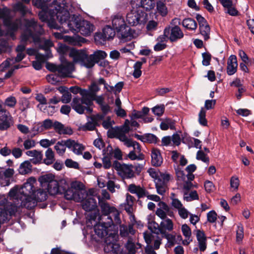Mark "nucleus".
Here are the masks:
<instances>
[{"instance_id":"obj_12","label":"nucleus","mask_w":254,"mask_h":254,"mask_svg":"<svg viewBox=\"0 0 254 254\" xmlns=\"http://www.w3.org/2000/svg\"><path fill=\"white\" fill-rule=\"evenodd\" d=\"M13 124L12 116L0 102V130H5Z\"/></svg>"},{"instance_id":"obj_32","label":"nucleus","mask_w":254,"mask_h":254,"mask_svg":"<svg viewBox=\"0 0 254 254\" xmlns=\"http://www.w3.org/2000/svg\"><path fill=\"white\" fill-rule=\"evenodd\" d=\"M182 25L185 28L190 30H194L197 27L196 21L190 18L184 19L182 21Z\"/></svg>"},{"instance_id":"obj_57","label":"nucleus","mask_w":254,"mask_h":254,"mask_svg":"<svg viewBox=\"0 0 254 254\" xmlns=\"http://www.w3.org/2000/svg\"><path fill=\"white\" fill-rule=\"evenodd\" d=\"M65 165L68 168L78 169L79 164L77 162L74 161L70 159H67L65 161Z\"/></svg>"},{"instance_id":"obj_26","label":"nucleus","mask_w":254,"mask_h":254,"mask_svg":"<svg viewBox=\"0 0 254 254\" xmlns=\"http://www.w3.org/2000/svg\"><path fill=\"white\" fill-rule=\"evenodd\" d=\"M196 237L199 250L201 252H204L207 247L206 237L205 233L204 232L198 230L196 231Z\"/></svg>"},{"instance_id":"obj_59","label":"nucleus","mask_w":254,"mask_h":254,"mask_svg":"<svg viewBox=\"0 0 254 254\" xmlns=\"http://www.w3.org/2000/svg\"><path fill=\"white\" fill-rule=\"evenodd\" d=\"M35 145V141L33 139H27L23 142L24 147L26 150L34 147Z\"/></svg>"},{"instance_id":"obj_56","label":"nucleus","mask_w":254,"mask_h":254,"mask_svg":"<svg viewBox=\"0 0 254 254\" xmlns=\"http://www.w3.org/2000/svg\"><path fill=\"white\" fill-rule=\"evenodd\" d=\"M152 112L158 116H161L164 112V107L162 106H156L152 109Z\"/></svg>"},{"instance_id":"obj_25","label":"nucleus","mask_w":254,"mask_h":254,"mask_svg":"<svg viewBox=\"0 0 254 254\" xmlns=\"http://www.w3.org/2000/svg\"><path fill=\"white\" fill-rule=\"evenodd\" d=\"M69 143L68 144V148L76 155H81L85 149V147L74 140L70 139Z\"/></svg>"},{"instance_id":"obj_34","label":"nucleus","mask_w":254,"mask_h":254,"mask_svg":"<svg viewBox=\"0 0 254 254\" xmlns=\"http://www.w3.org/2000/svg\"><path fill=\"white\" fill-rule=\"evenodd\" d=\"M148 228L152 233H154L157 235L159 233L161 234V232L163 231V230L161 229L160 225H159V224L154 221L148 222Z\"/></svg>"},{"instance_id":"obj_60","label":"nucleus","mask_w":254,"mask_h":254,"mask_svg":"<svg viewBox=\"0 0 254 254\" xmlns=\"http://www.w3.org/2000/svg\"><path fill=\"white\" fill-rule=\"evenodd\" d=\"M202 56L203 58L202 64L205 66L209 65L211 60V55L208 53L205 52L203 53Z\"/></svg>"},{"instance_id":"obj_20","label":"nucleus","mask_w":254,"mask_h":254,"mask_svg":"<svg viewBox=\"0 0 254 254\" xmlns=\"http://www.w3.org/2000/svg\"><path fill=\"white\" fill-rule=\"evenodd\" d=\"M82 202V207L86 211H91L97 208V202L95 198L93 196L89 195L87 193V195L84 197Z\"/></svg>"},{"instance_id":"obj_8","label":"nucleus","mask_w":254,"mask_h":254,"mask_svg":"<svg viewBox=\"0 0 254 254\" xmlns=\"http://www.w3.org/2000/svg\"><path fill=\"white\" fill-rule=\"evenodd\" d=\"M113 27L116 30L117 36L122 39H131L133 37L134 31L127 26L124 17L119 14L115 15L112 18Z\"/></svg>"},{"instance_id":"obj_3","label":"nucleus","mask_w":254,"mask_h":254,"mask_svg":"<svg viewBox=\"0 0 254 254\" xmlns=\"http://www.w3.org/2000/svg\"><path fill=\"white\" fill-rule=\"evenodd\" d=\"M57 52L61 55L60 59L64 60V56L68 54L69 56L73 59L74 62L79 63L81 66L87 68L93 67L95 64L105 59L107 54L103 51H97L93 54L88 55L86 50L69 49L65 45L61 44L57 48Z\"/></svg>"},{"instance_id":"obj_38","label":"nucleus","mask_w":254,"mask_h":254,"mask_svg":"<svg viewBox=\"0 0 254 254\" xmlns=\"http://www.w3.org/2000/svg\"><path fill=\"white\" fill-rule=\"evenodd\" d=\"M156 6L158 13L161 16H165L167 14L168 9L165 3L163 1L161 0L158 1L156 3Z\"/></svg>"},{"instance_id":"obj_53","label":"nucleus","mask_w":254,"mask_h":254,"mask_svg":"<svg viewBox=\"0 0 254 254\" xmlns=\"http://www.w3.org/2000/svg\"><path fill=\"white\" fill-rule=\"evenodd\" d=\"M198 195L196 190L191 191L188 194V195L184 196V199L187 201H190L193 200H198Z\"/></svg>"},{"instance_id":"obj_4","label":"nucleus","mask_w":254,"mask_h":254,"mask_svg":"<svg viewBox=\"0 0 254 254\" xmlns=\"http://www.w3.org/2000/svg\"><path fill=\"white\" fill-rule=\"evenodd\" d=\"M35 182L34 178H31L20 188L15 186L10 190L9 196L17 206L31 209L36 206L35 200L31 196L34 193Z\"/></svg>"},{"instance_id":"obj_9","label":"nucleus","mask_w":254,"mask_h":254,"mask_svg":"<svg viewBox=\"0 0 254 254\" xmlns=\"http://www.w3.org/2000/svg\"><path fill=\"white\" fill-rule=\"evenodd\" d=\"M39 181L42 187L46 188L48 192L52 195L60 194L63 191V186L60 185L59 182L55 180V176L48 174L41 176Z\"/></svg>"},{"instance_id":"obj_11","label":"nucleus","mask_w":254,"mask_h":254,"mask_svg":"<svg viewBox=\"0 0 254 254\" xmlns=\"http://www.w3.org/2000/svg\"><path fill=\"white\" fill-rule=\"evenodd\" d=\"M116 231L111 232L105 239L104 250L105 253L117 254L120 251V245L118 243V235Z\"/></svg>"},{"instance_id":"obj_47","label":"nucleus","mask_w":254,"mask_h":254,"mask_svg":"<svg viewBox=\"0 0 254 254\" xmlns=\"http://www.w3.org/2000/svg\"><path fill=\"white\" fill-rule=\"evenodd\" d=\"M244 238V228L242 224L237 226V230L236 231V242L240 243L242 242Z\"/></svg>"},{"instance_id":"obj_62","label":"nucleus","mask_w":254,"mask_h":254,"mask_svg":"<svg viewBox=\"0 0 254 254\" xmlns=\"http://www.w3.org/2000/svg\"><path fill=\"white\" fill-rule=\"evenodd\" d=\"M182 231L185 237H190L191 232L190 228L187 225L184 224L182 226Z\"/></svg>"},{"instance_id":"obj_7","label":"nucleus","mask_w":254,"mask_h":254,"mask_svg":"<svg viewBox=\"0 0 254 254\" xmlns=\"http://www.w3.org/2000/svg\"><path fill=\"white\" fill-rule=\"evenodd\" d=\"M82 184L77 182L71 183L70 187L65 184L63 187L64 190H61L60 194H64L67 200L80 202L87 195V192L82 189Z\"/></svg>"},{"instance_id":"obj_35","label":"nucleus","mask_w":254,"mask_h":254,"mask_svg":"<svg viewBox=\"0 0 254 254\" xmlns=\"http://www.w3.org/2000/svg\"><path fill=\"white\" fill-rule=\"evenodd\" d=\"M113 222H114V220H113ZM114 225H115V229H113V232H114V231H116V235H117V232H118V225L120 226V235L122 237H126L128 235V232L127 231L128 228L127 226L126 225H121V223L120 224H117L116 223H114Z\"/></svg>"},{"instance_id":"obj_52","label":"nucleus","mask_w":254,"mask_h":254,"mask_svg":"<svg viewBox=\"0 0 254 254\" xmlns=\"http://www.w3.org/2000/svg\"><path fill=\"white\" fill-rule=\"evenodd\" d=\"M42 129H49L54 128V122L51 119L45 120L41 126Z\"/></svg>"},{"instance_id":"obj_36","label":"nucleus","mask_w":254,"mask_h":254,"mask_svg":"<svg viewBox=\"0 0 254 254\" xmlns=\"http://www.w3.org/2000/svg\"><path fill=\"white\" fill-rule=\"evenodd\" d=\"M160 226L161 229L163 231H166V230L171 231L173 229V223L169 218H166L161 221Z\"/></svg>"},{"instance_id":"obj_49","label":"nucleus","mask_w":254,"mask_h":254,"mask_svg":"<svg viewBox=\"0 0 254 254\" xmlns=\"http://www.w3.org/2000/svg\"><path fill=\"white\" fill-rule=\"evenodd\" d=\"M161 234L163 238H165L167 240L168 243L170 244V246H173L175 244L176 238L174 235L169 234L166 231H162Z\"/></svg>"},{"instance_id":"obj_29","label":"nucleus","mask_w":254,"mask_h":254,"mask_svg":"<svg viewBox=\"0 0 254 254\" xmlns=\"http://www.w3.org/2000/svg\"><path fill=\"white\" fill-rule=\"evenodd\" d=\"M34 197L33 199L35 200L36 205L37 202H42L46 200L48 197L47 192L43 189H39L34 192Z\"/></svg>"},{"instance_id":"obj_31","label":"nucleus","mask_w":254,"mask_h":254,"mask_svg":"<svg viewBox=\"0 0 254 254\" xmlns=\"http://www.w3.org/2000/svg\"><path fill=\"white\" fill-rule=\"evenodd\" d=\"M30 161H25L21 164L19 173L22 175L27 174L31 172L32 166Z\"/></svg>"},{"instance_id":"obj_18","label":"nucleus","mask_w":254,"mask_h":254,"mask_svg":"<svg viewBox=\"0 0 254 254\" xmlns=\"http://www.w3.org/2000/svg\"><path fill=\"white\" fill-rule=\"evenodd\" d=\"M115 29L109 25H106L102 30V33H96L94 36L95 41H99L101 43L106 40L112 39L115 36Z\"/></svg>"},{"instance_id":"obj_44","label":"nucleus","mask_w":254,"mask_h":254,"mask_svg":"<svg viewBox=\"0 0 254 254\" xmlns=\"http://www.w3.org/2000/svg\"><path fill=\"white\" fill-rule=\"evenodd\" d=\"M17 103V100L15 97L10 96L7 97L4 102V105L9 108H14Z\"/></svg>"},{"instance_id":"obj_42","label":"nucleus","mask_w":254,"mask_h":254,"mask_svg":"<svg viewBox=\"0 0 254 254\" xmlns=\"http://www.w3.org/2000/svg\"><path fill=\"white\" fill-rule=\"evenodd\" d=\"M13 8L15 11L20 12L23 15H25L28 11L27 7L20 2L15 3Z\"/></svg>"},{"instance_id":"obj_51","label":"nucleus","mask_w":254,"mask_h":254,"mask_svg":"<svg viewBox=\"0 0 254 254\" xmlns=\"http://www.w3.org/2000/svg\"><path fill=\"white\" fill-rule=\"evenodd\" d=\"M196 159L201 160L204 163H209V159L202 151L198 150L196 153Z\"/></svg>"},{"instance_id":"obj_37","label":"nucleus","mask_w":254,"mask_h":254,"mask_svg":"<svg viewBox=\"0 0 254 254\" xmlns=\"http://www.w3.org/2000/svg\"><path fill=\"white\" fill-rule=\"evenodd\" d=\"M210 28L208 23L199 26L200 33L203 36L204 40L205 41L207 40L210 38Z\"/></svg>"},{"instance_id":"obj_16","label":"nucleus","mask_w":254,"mask_h":254,"mask_svg":"<svg viewBox=\"0 0 254 254\" xmlns=\"http://www.w3.org/2000/svg\"><path fill=\"white\" fill-rule=\"evenodd\" d=\"M165 28V33L169 36V40L171 42H177L182 39L184 34L180 27L177 25L168 26Z\"/></svg>"},{"instance_id":"obj_45","label":"nucleus","mask_w":254,"mask_h":254,"mask_svg":"<svg viewBox=\"0 0 254 254\" xmlns=\"http://www.w3.org/2000/svg\"><path fill=\"white\" fill-rule=\"evenodd\" d=\"M43 155L42 151L36 150L34 157L30 159V161L34 164H38L40 163L43 160Z\"/></svg>"},{"instance_id":"obj_64","label":"nucleus","mask_w":254,"mask_h":254,"mask_svg":"<svg viewBox=\"0 0 254 254\" xmlns=\"http://www.w3.org/2000/svg\"><path fill=\"white\" fill-rule=\"evenodd\" d=\"M46 79L49 83L52 84H55L59 81L58 76L55 74L48 75L46 77Z\"/></svg>"},{"instance_id":"obj_33","label":"nucleus","mask_w":254,"mask_h":254,"mask_svg":"<svg viewBox=\"0 0 254 254\" xmlns=\"http://www.w3.org/2000/svg\"><path fill=\"white\" fill-rule=\"evenodd\" d=\"M46 158L44 159V163L48 165H51L55 161L54 153L51 148H48L45 152Z\"/></svg>"},{"instance_id":"obj_48","label":"nucleus","mask_w":254,"mask_h":254,"mask_svg":"<svg viewBox=\"0 0 254 254\" xmlns=\"http://www.w3.org/2000/svg\"><path fill=\"white\" fill-rule=\"evenodd\" d=\"M141 64L139 62H136L133 65V72L132 75L135 78H139L142 74L141 70Z\"/></svg>"},{"instance_id":"obj_15","label":"nucleus","mask_w":254,"mask_h":254,"mask_svg":"<svg viewBox=\"0 0 254 254\" xmlns=\"http://www.w3.org/2000/svg\"><path fill=\"white\" fill-rule=\"evenodd\" d=\"M171 179V176L167 173H160L155 181L157 192L160 195H164L166 191L167 184Z\"/></svg>"},{"instance_id":"obj_41","label":"nucleus","mask_w":254,"mask_h":254,"mask_svg":"<svg viewBox=\"0 0 254 254\" xmlns=\"http://www.w3.org/2000/svg\"><path fill=\"white\" fill-rule=\"evenodd\" d=\"M206 110L201 108L198 114V122L199 123L203 126H207V121L206 119Z\"/></svg>"},{"instance_id":"obj_28","label":"nucleus","mask_w":254,"mask_h":254,"mask_svg":"<svg viewBox=\"0 0 254 254\" xmlns=\"http://www.w3.org/2000/svg\"><path fill=\"white\" fill-rule=\"evenodd\" d=\"M69 140L70 139L62 140L57 142L54 146V148L58 154L63 156L64 154L66 148H68Z\"/></svg>"},{"instance_id":"obj_27","label":"nucleus","mask_w":254,"mask_h":254,"mask_svg":"<svg viewBox=\"0 0 254 254\" xmlns=\"http://www.w3.org/2000/svg\"><path fill=\"white\" fill-rule=\"evenodd\" d=\"M127 190L132 194H136L139 198L145 197L146 195V190L144 188L133 184L128 186Z\"/></svg>"},{"instance_id":"obj_63","label":"nucleus","mask_w":254,"mask_h":254,"mask_svg":"<svg viewBox=\"0 0 254 254\" xmlns=\"http://www.w3.org/2000/svg\"><path fill=\"white\" fill-rule=\"evenodd\" d=\"M126 247L130 254H135V246L133 243L128 240L126 245Z\"/></svg>"},{"instance_id":"obj_6","label":"nucleus","mask_w":254,"mask_h":254,"mask_svg":"<svg viewBox=\"0 0 254 254\" xmlns=\"http://www.w3.org/2000/svg\"><path fill=\"white\" fill-rule=\"evenodd\" d=\"M81 98L74 97L71 105L72 109L77 113L82 114L86 110L90 113L92 112L91 106L93 105V101L95 99L93 94L88 92V90L83 91L80 93Z\"/></svg>"},{"instance_id":"obj_14","label":"nucleus","mask_w":254,"mask_h":254,"mask_svg":"<svg viewBox=\"0 0 254 254\" xmlns=\"http://www.w3.org/2000/svg\"><path fill=\"white\" fill-rule=\"evenodd\" d=\"M0 18L3 19L4 25L11 32H14L18 28V24L11 20L10 17V10L7 8H0Z\"/></svg>"},{"instance_id":"obj_23","label":"nucleus","mask_w":254,"mask_h":254,"mask_svg":"<svg viewBox=\"0 0 254 254\" xmlns=\"http://www.w3.org/2000/svg\"><path fill=\"white\" fill-rule=\"evenodd\" d=\"M54 129L59 134H68L71 135L73 133L72 129L68 127H65L64 125L58 121L54 122Z\"/></svg>"},{"instance_id":"obj_39","label":"nucleus","mask_w":254,"mask_h":254,"mask_svg":"<svg viewBox=\"0 0 254 254\" xmlns=\"http://www.w3.org/2000/svg\"><path fill=\"white\" fill-rule=\"evenodd\" d=\"M154 5V0H141L140 1L139 6L146 10H150L153 9Z\"/></svg>"},{"instance_id":"obj_13","label":"nucleus","mask_w":254,"mask_h":254,"mask_svg":"<svg viewBox=\"0 0 254 254\" xmlns=\"http://www.w3.org/2000/svg\"><path fill=\"white\" fill-rule=\"evenodd\" d=\"M113 167L118 171L119 175L124 179H130L134 176L133 166L121 164L117 161L114 162Z\"/></svg>"},{"instance_id":"obj_2","label":"nucleus","mask_w":254,"mask_h":254,"mask_svg":"<svg viewBox=\"0 0 254 254\" xmlns=\"http://www.w3.org/2000/svg\"><path fill=\"white\" fill-rule=\"evenodd\" d=\"M57 6V18L62 25V28L64 33L69 31L73 33L80 32L84 36L89 35L93 31L94 26L90 22L83 20L78 21L76 18L72 17L70 19V14L68 11L69 7H65V5Z\"/></svg>"},{"instance_id":"obj_61","label":"nucleus","mask_w":254,"mask_h":254,"mask_svg":"<svg viewBox=\"0 0 254 254\" xmlns=\"http://www.w3.org/2000/svg\"><path fill=\"white\" fill-rule=\"evenodd\" d=\"M71 98L72 96L71 93L69 92H65V93L63 94L61 101L63 103H68L71 101Z\"/></svg>"},{"instance_id":"obj_22","label":"nucleus","mask_w":254,"mask_h":254,"mask_svg":"<svg viewBox=\"0 0 254 254\" xmlns=\"http://www.w3.org/2000/svg\"><path fill=\"white\" fill-rule=\"evenodd\" d=\"M151 164L153 166L159 167L163 163V158L160 151L157 148H153L151 150Z\"/></svg>"},{"instance_id":"obj_5","label":"nucleus","mask_w":254,"mask_h":254,"mask_svg":"<svg viewBox=\"0 0 254 254\" xmlns=\"http://www.w3.org/2000/svg\"><path fill=\"white\" fill-rule=\"evenodd\" d=\"M26 25L29 28H32V42L40 49H43L48 53L50 51V48L53 46V43L51 40L41 37L44 33L42 26L38 24L34 19L27 20Z\"/></svg>"},{"instance_id":"obj_10","label":"nucleus","mask_w":254,"mask_h":254,"mask_svg":"<svg viewBox=\"0 0 254 254\" xmlns=\"http://www.w3.org/2000/svg\"><path fill=\"white\" fill-rule=\"evenodd\" d=\"M147 17V13L138 7L133 8L128 12L126 19L130 26H135L145 24L148 20Z\"/></svg>"},{"instance_id":"obj_24","label":"nucleus","mask_w":254,"mask_h":254,"mask_svg":"<svg viewBox=\"0 0 254 254\" xmlns=\"http://www.w3.org/2000/svg\"><path fill=\"white\" fill-rule=\"evenodd\" d=\"M54 129L59 134H68L71 135L73 133L72 129L68 127H65L64 125L58 121L54 122Z\"/></svg>"},{"instance_id":"obj_40","label":"nucleus","mask_w":254,"mask_h":254,"mask_svg":"<svg viewBox=\"0 0 254 254\" xmlns=\"http://www.w3.org/2000/svg\"><path fill=\"white\" fill-rule=\"evenodd\" d=\"M96 126H98L97 124L90 117L88 120V122L82 126V129L83 131L94 130Z\"/></svg>"},{"instance_id":"obj_54","label":"nucleus","mask_w":254,"mask_h":254,"mask_svg":"<svg viewBox=\"0 0 254 254\" xmlns=\"http://www.w3.org/2000/svg\"><path fill=\"white\" fill-rule=\"evenodd\" d=\"M19 104L21 106V110L22 111H25L29 107V101L26 98H21L19 100Z\"/></svg>"},{"instance_id":"obj_55","label":"nucleus","mask_w":254,"mask_h":254,"mask_svg":"<svg viewBox=\"0 0 254 254\" xmlns=\"http://www.w3.org/2000/svg\"><path fill=\"white\" fill-rule=\"evenodd\" d=\"M217 213L214 210L209 211L207 214V221L210 223H214L217 219Z\"/></svg>"},{"instance_id":"obj_30","label":"nucleus","mask_w":254,"mask_h":254,"mask_svg":"<svg viewBox=\"0 0 254 254\" xmlns=\"http://www.w3.org/2000/svg\"><path fill=\"white\" fill-rule=\"evenodd\" d=\"M107 149L108 151H110L109 154L108 153L106 155L105 153H103L104 156L102 158L103 166L105 169H109L112 166L110 155L112 153L113 149L110 145H108Z\"/></svg>"},{"instance_id":"obj_50","label":"nucleus","mask_w":254,"mask_h":254,"mask_svg":"<svg viewBox=\"0 0 254 254\" xmlns=\"http://www.w3.org/2000/svg\"><path fill=\"white\" fill-rule=\"evenodd\" d=\"M62 3H63L64 5H65V7H69L68 4L65 2V0H54L53 1L54 9L53 10V13H55L56 15H57V12L59 11V10L57 8V6H62L63 5Z\"/></svg>"},{"instance_id":"obj_21","label":"nucleus","mask_w":254,"mask_h":254,"mask_svg":"<svg viewBox=\"0 0 254 254\" xmlns=\"http://www.w3.org/2000/svg\"><path fill=\"white\" fill-rule=\"evenodd\" d=\"M238 62L235 55H231L227 61V73L229 75L235 74L237 70Z\"/></svg>"},{"instance_id":"obj_58","label":"nucleus","mask_w":254,"mask_h":254,"mask_svg":"<svg viewBox=\"0 0 254 254\" xmlns=\"http://www.w3.org/2000/svg\"><path fill=\"white\" fill-rule=\"evenodd\" d=\"M2 172V176L0 179H2L3 176L6 179H9L12 177L14 173V170L11 168H8L5 170L4 171L0 170Z\"/></svg>"},{"instance_id":"obj_17","label":"nucleus","mask_w":254,"mask_h":254,"mask_svg":"<svg viewBox=\"0 0 254 254\" xmlns=\"http://www.w3.org/2000/svg\"><path fill=\"white\" fill-rule=\"evenodd\" d=\"M61 64H59L58 73L61 77H70L74 70V64L65 59H61Z\"/></svg>"},{"instance_id":"obj_19","label":"nucleus","mask_w":254,"mask_h":254,"mask_svg":"<svg viewBox=\"0 0 254 254\" xmlns=\"http://www.w3.org/2000/svg\"><path fill=\"white\" fill-rule=\"evenodd\" d=\"M26 29L22 33L21 36L20 44L18 45L16 49L17 52H22L25 51V47L27 44L28 41L31 42L30 41V39H32V28H29L26 25V21L25 22Z\"/></svg>"},{"instance_id":"obj_46","label":"nucleus","mask_w":254,"mask_h":254,"mask_svg":"<svg viewBox=\"0 0 254 254\" xmlns=\"http://www.w3.org/2000/svg\"><path fill=\"white\" fill-rule=\"evenodd\" d=\"M144 142L149 143L155 144L158 142V137L152 133H145L144 134Z\"/></svg>"},{"instance_id":"obj_43","label":"nucleus","mask_w":254,"mask_h":254,"mask_svg":"<svg viewBox=\"0 0 254 254\" xmlns=\"http://www.w3.org/2000/svg\"><path fill=\"white\" fill-rule=\"evenodd\" d=\"M13 8L15 11L20 12L23 15H25L28 11L27 7L20 2L15 3Z\"/></svg>"},{"instance_id":"obj_1","label":"nucleus","mask_w":254,"mask_h":254,"mask_svg":"<svg viewBox=\"0 0 254 254\" xmlns=\"http://www.w3.org/2000/svg\"><path fill=\"white\" fill-rule=\"evenodd\" d=\"M101 215L99 217V222L94 226L95 235H92V239L96 242L105 236L113 232V229H115L113 222L120 224L121 220L119 210L114 206H110L108 203L101 204Z\"/></svg>"}]
</instances>
